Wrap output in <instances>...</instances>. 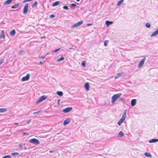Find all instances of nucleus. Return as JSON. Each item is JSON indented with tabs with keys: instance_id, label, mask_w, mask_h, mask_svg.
<instances>
[{
	"instance_id": "nucleus-6",
	"label": "nucleus",
	"mask_w": 158,
	"mask_h": 158,
	"mask_svg": "<svg viewBox=\"0 0 158 158\" xmlns=\"http://www.w3.org/2000/svg\"><path fill=\"white\" fill-rule=\"evenodd\" d=\"M146 59V57H144L139 62L138 65V68H139L143 66Z\"/></svg>"
},
{
	"instance_id": "nucleus-11",
	"label": "nucleus",
	"mask_w": 158,
	"mask_h": 158,
	"mask_svg": "<svg viewBox=\"0 0 158 158\" xmlns=\"http://www.w3.org/2000/svg\"><path fill=\"white\" fill-rule=\"evenodd\" d=\"M136 99H133L131 101V105L133 106H135L136 104Z\"/></svg>"
},
{
	"instance_id": "nucleus-47",
	"label": "nucleus",
	"mask_w": 158,
	"mask_h": 158,
	"mask_svg": "<svg viewBox=\"0 0 158 158\" xmlns=\"http://www.w3.org/2000/svg\"><path fill=\"white\" fill-rule=\"evenodd\" d=\"M40 64L41 65H42L43 64V62L42 61H40Z\"/></svg>"
},
{
	"instance_id": "nucleus-7",
	"label": "nucleus",
	"mask_w": 158,
	"mask_h": 158,
	"mask_svg": "<svg viewBox=\"0 0 158 158\" xmlns=\"http://www.w3.org/2000/svg\"><path fill=\"white\" fill-rule=\"evenodd\" d=\"M30 75L29 73L27 74L26 76L23 77L21 79V81H26L29 80L30 77Z\"/></svg>"
},
{
	"instance_id": "nucleus-9",
	"label": "nucleus",
	"mask_w": 158,
	"mask_h": 158,
	"mask_svg": "<svg viewBox=\"0 0 158 158\" xmlns=\"http://www.w3.org/2000/svg\"><path fill=\"white\" fill-rule=\"evenodd\" d=\"M72 109V107H69L65 108L62 110V112L67 113L70 111Z\"/></svg>"
},
{
	"instance_id": "nucleus-28",
	"label": "nucleus",
	"mask_w": 158,
	"mask_h": 158,
	"mask_svg": "<svg viewBox=\"0 0 158 158\" xmlns=\"http://www.w3.org/2000/svg\"><path fill=\"white\" fill-rule=\"evenodd\" d=\"M19 154L18 152H13V153H12L11 155L13 156H14L18 155H19Z\"/></svg>"
},
{
	"instance_id": "nucleus-12",
	"label": "nucleus",
	"mask_w": 158,
	"mask_h": 158,
	"mask_svg": "<svg viewBox=\"0 0 158 158\" xmlns=\"http://www.w3.org/2000/svg\"><path fill=\"white\" fill-rule=\"evenodd\" d=\"M158 141V139H152L149 140L148 141L149 143H156Z\"/></svg>"
},
{
	"instance_id": "nucleus-17",
	"label": "nucleus",
	"mask_w": 158,
	"mask_h": 158,
	"mask_svg": "<svg viewBox=\"0 0 158 158\" xmlns=\"http://www.w3.org/2000/svg\"><path fill=\"white\" fill-rule=\"evenodd\" d=\"M5 37V35H4V31L3 30L2 31V34L1 35H0V39L2 38H4Z\"/></svg>"
},
{
	"instance_id": "nucleus-16",
	"label": "nucleus",
	"mask_w": 158,
	"mask_h": 158,
	"mask_svg": "<svg viewBox=\"0 0 158 158\" xmlns=\"http://www.w3.org/2000/svg\"><path fill=\"white\" fill-rule=\"evenodd\" d=\"M113 23L112 21H106V24L107 27H108L110 25L112 24Z\"/></svg>"
},
{
	"instance_id": "nucleus-37",
	"label": "nucleus",
	"mask_w": 158,
	"mask_h": 158,
	"mask_svg": "<svg viewBox=\"0 0 158 158\" xmlns=\"http://www.w3.org/2000/svg\"><path fill=\"white\" fill-rule=\"evenodd\" d=\"M81 64L82 65V66H83L84 67H85V64L84 62H82L81 63Z\"/></svg>"
},
{
	"instance_id": "nucleus-1",
	"label": "nucleus",
	"mask_w": 158,
	"mask_h": 158,
	"mask_svg": "<svg viewBox=\"0 0 158 158\" xmlns=\"http://www.w3.org/2000/svg\"><path fill=\"white\" fill-rule=\"evenodd\" d=\"M127 113V110H126L123 114L122 116L117 123L118 125L120 126L121 124L124 121L126 118Z\"/></svg>"
},
{
	"instance_id": "nucleus-40",
	"label": "nucleus",
	"mask_w": 158,
	"mask_h": 158,
	"mask_svg": "<svg viewBox=\"0 0 158 158\" xmlns=\"http://www.w3.org/2000/svg\"><path fill=\"white\" fill-rule=\"evenodd\" d=\"M4 61V60L3 59H2L0 60V65L3 63Z\"/></svg>"
},
{
	"instance_id": "nucleus-30",
	"label": "nucleus",
	"mask_w": 158,
	"mask_h": 158,
	"mask_svg": "<svg viewBox=\"0 0 158 158\" xmlns=\"http://www.w3.org/2000/svg\"><path fill=\"white\" fill-rule=\"evenodd\" d=\"M11 156L10 155H6L3 156L2 158H11Z\"/></svg>"
},
{
	"instance_id": "nucleus-26",
	"label": "nucleus",
	"mask_w": 158,
	"mask_h": 158,
	"mask_svg": "<svg viewBox=\"0 0 158 158\" xmlns=\"http://www.w3.org/2000/svg\"><path fill=\"white\" fill-rule=\"evenodd\" d=\"M124 1V0H121L119 1L117 3V5L118 6H120L121 4H122V2H123V1Z\"/></svg>"
},
{
	"instance_id": "nucleus-45",
	"label": "nucleus",
	"mask_w": 158,
	"mask_h": 158,
	"mask_svg": "<svg viewBox=\"0 0 158 158\" xmlns=\"http://www.w3.org/2000/svg\"><path fill=\"white\" fill-rule=\"evenodd\" d=\"M92 24H90V23H88L87 25V26H90V25H92Z\"/></svg>"
},
{
	"instance_id": "nucleus-49",
	"label": "nucleus",
	"mask_w": 158,
	"mask_h": 158,
	"mask_svg": "<svg viewBox=\"0 0 158 158\" xmlns=\"http://www.w3.org/2000/svg\"><path fill=\"white\" fill-rule=\"evenodd\" d=\"M53 151H54V150H50V153L52 152H53Z\"/></svg>"
},
{
	"instance_id": "nucleus-48",
	"label": "nucleus",
	"mask_w": 158,
	"mask_h": 158,
	"mask_svg": "<svg viewBox=\"0 0 158 158\" xmlns=\"http://www.w3.org/2000/svg\"><path fill=\"white\" fill-rule=\"evenodd\" d=\"M45 36H42L41 37V39H43L44 38H45Z\"/></svg>"
},
{
	"instance_id": "nucleus-14",
	"label": "nucleus",
	"mask_w": 158,
	"mask_h": 158,
	"mask_svg": "<svg viewBox=\"0 0 158 158\" xmlns=\"http://www.w3.org/2000/svg\"><path fill=\"white\" fill-rule=\"evenodd\" d=\"M85 87L86 90L88 91L89 89V85L88 83L86 82L85 84Z\"/></svg>"
},
{
	"instance_id": "nucleus-8",
	"label": "nucleus",
	"mask_w": 158,
	"mask_h": 158,
	"mask_svg": "<svg viewBox=\"0 0 158 158\" xmlns=\"http://www.w3.org/2000/svg\"><path fill=\"white\" fill-rule=\"evenodd\" d=\"M28 4L27 3L24 6L23 9V13L24 14H26L28 11Z\"/></svg>"
},
{
	"instance_id": "nucleus-5",
	"label": "nucleus",
	"mask_w": 158,
	"mask_h": 158,
	"mask_svg": "<svg viewBox=\"0 0 158 158\" xmlns=\"http://www.w3.org/2000/svg\"><path fill=\"white\" fill-rule=\"evenodd\" d=\"M47 98V97L46 96L44 95L41 96L40 99L36 102V104H38L42 101L46 99Z\"/></svg>"
},
{
	"instance_id": "nucleus-46",
	"label": "nucleus",
	"mask_w": 158,
	"mask_h": 158,
	"mask_svg": "<svg viewBox=\"0 0 158 158\" xmlns=\"http://www.w3.org/2000/svg\"><path fill=\"white\" fill-rule=\"evenodd\" d=\"M44 56H41V57H39V58H42L44 59Z\"/></svg>"
},
{
	"instance_id": "nucleus-51",
	"label": "nucleus",
	"mask_w": 158,
	"mask_h": 158,
	"mask_svg": "<svg viewBox=\"0 0 158 158\" xmlns=\"http://www.w3.org/2000/svg\"><path fill=\"white\" fill-rule=\"evenodd\" d=\"M120 99L121 100H124L123 99V98H120Z\"/></svg>"
},
{
	"instance_id": "nucleus-25",
	"label": "nucleus",
	"mask_w": 158,
	"mask_h": 158,
	"mask_svg": "<svg viewBox=\"0 0 158 158\" xmlns=\"http://www.w3.org/2000/svg\"><path fill=\"white\" fill-rule=\"evenodd\" d=\"M57 94L59 96H62L63 95V93L62 91H58L57 92Z\"/></svg>"
},
{
	"instance_id": "nucleus-39",
	"label": "nucleus",
	"mask_w": 158,
	"mask_h": 158,
	"mask_svg": "<svg viewBox=\"0 0 158 158\" xmlns=\"http://www.w3.org/2000/svg\"><path fill=\"white\" fill-rule=\"evenodd\" d=\"M23 52V50H20L19 52V53H18V54L19 55H20Z\"/></svg>"
},
{
	"instance_id": "nucleus-27",
	"label": "nucleus",
	"mask_w": 158,
	"mask_h": 158,
	"mask_svg": "<svg viewBox=\"0 0 158 158\" xmlns=\"http://www.w3.org/2000/svg\"><path fill=\"white\" fill-rule=\"evenodd\" d=\"M37 2H35L32 5V7L33 8H34L37 6Z\"/></svg>"
},
{
	"instance_id": "nucleus-3",
	"label": "nucleus",
	"mask_w": 158,
	"mask_h": 158,
	"mask_svg": "<svg viewBox=\"0 0 158 158\" xmlns=\"http://www.w3.org/2000/svg\"><path fill=\"white\" fill-rule=\"evenodd\" d=\"M29 141L31 143L35 145H38L40 144L39 141L35 138L31 139Z\"/></svg>"
},
{
	"instance_id": "nucleus-20",
	"label": "nucleus",
	"mask_w": 158,
	"mask_h": 158,
	"mask_svg": "<svg viewBox=\"0 0 158 158\" xmlns=\"http://www.w3.org/2000/svg\"><path fill=\"white\" fill-rule=\"evenodd\" d=\"M122 75V73H118L117 75L115 76V79H116L119 78V77L121 76Z\"/></svg>"
},
{
	"instance_id": "nucleus-36",
	"label": "nucleus",
	"mask_w": 158,
	"mask_h": 158,
	"mask_svg": "<svg viewBox=\"0 0 158 158\" xmlns=\"http://www.w3.org/2000/svg\"><path fill=\"white\" fill-rule=\"evenodd\" d=\"M76 6V5L75 4L72 3L71 4V7H75Z\"/></svg>"
},
{
	"instance_id": "nucleus-53",
	"label": "nucleus",
	"mask_w": 158,
	"mask_h": 158,
	"mask_svg": "<svg viewBox=\"0 0 158 158\" xmlns=\"http://www.w3.org/2000/svg\"><path fill=\"white\" fill-rule=\"evenodd\" d=\"M80 1V0H76V1L77 2H79Z\"/></svg>"
},
{
	"instance_id": "nucleus-35",
	"label": "nucleus",
	"mask_w": 158,
	"mask_h": 158,
	"mask_svg": "<svg viewBox=\"0 0 158 158\" xmlns=\"http://www.w3.org/2000/svg\"><path fill=\"white\" fill-rule=\"evenodd\" d=\"M22 134L23 135H29V133H27V132H23L22 133Z\"/></svg>"
},
{
	"instance_id": "nucleus-15",
	"label": "nucleus",
	"mask_w": 158,
	"mask_h": 158,
	"mask_svg": "<svg viewBox=\"0 0 158 158\" xmlns=\"http://www.w3.org/2000/svg\"><path fill=\"white\" fill-rule=\"evenodd\" d=\"M60 3V2L59 1H57L56 2H54L52 4V6H56L57 5H59Z\"/></svg>"
},
{
	"instance_id": "nucleus-38",
	"label": "nucleus",
	"mask_w": 158,
	"mask_h": 158,
	"mask_svg": "<svg viewBox=\"0 0 158 158\" xmlns=\"http://www.w3.org/2000/svg\"><path fill=\"white\" fill-rule=\"evenodd\" d=\"M60 48H59V49H56V50H54V51H53V52H57L58 51H59V50H60Z\"/></svg>"
},
{
	"instance_id": "nucleus-44",
	"label": "nucleus",
	"mask_w": 158,
	"mask_h": 158,
	"mask_svg": "<svg viewBox=\"0 0 158 158\" xmlns=\"http://www.w3.org/2000/svg\"><path fill=\"white\" fill-rule=\"evenodd\" d=\"M50 17H51L53 18V17H55V16L53 15H50Z\"/></svg>"
},
{
	"instance_id": "nucleus-24",
	"label": "nucleus",
	"mask_w": 158,
	"mask_h": 158,
	"mask_svg": "<svg viewBox=\"0 0 158 158\" xmlns=\"http://www.w3.org/2000/svg\"><path fill=\"white\" fill-rule=\"evenodd\" d=\"M19 6V3H18L17 4H16L13 6H11V8L14 9V8H17Z\"/></svg>"
},
{
	"instance_id": "nucleus-31",
	"label": "nucleus",
	"mask_w": 158,
	"mask_h": 158,
	"mask_svg": "<svg viewBox=\"0 0 158 158\" xmlns=\"http://www.w3.org/2000/svg\"><path fill=\"white\" fill-rule=\"evenodd\" d=\"M108 40H106L104 42V45L105 46H106L107 45V42H108Z\"/></svg>"
},
{
	"instance_id": "nucleus-10",
	"label": "nucleus",
	"mask_w": 158,
	"mask_h": 158,
	"mask_svg": "<svg viewBox=\"0 0 158 158\" xmlns=\"http://www.w3.org/2000/svg\"><path fill=\"white\" fill-rule=\"evenodd\" d=\"M70 120L69 118H66L63 124L64 125H66L69 123Z\"/></svg>"
},
{
	"instance_id": "nucleus-42",
	"label": "nucleus",
	"mask_w": 158,
	"mask_h": 158,
	"mask_svg": "<svg viewBox=\"0 0 158 158\" xmlns=\"http://www.w3.org/2000/svg\"><path fill=\"white\" fill-rule=\"evenodd\" d=\"M31 121V119H29L27 121V123L29 124Z\"/></svg>"
},
{
	"instance_id": "nucleus-18",
	"label": "nucleus",
	"mask_w": 158,
	"mask_h": 158,
	"mask_svg": "<svg viewBox=\"0 0 158 158\" xmlns=\"http://www.w3.org/2000/svg\"><path fill=\"white\" fill-rule=\"evenodd\" d=\"M124 136V134L122 131H120L118 134V136L119 137L122 138Z\"/></svg>"
},
{
	"instance_id": "nucleus-43",
	"label": "nucleus",
	"mask_w": 158,
	"mask_h": 158,
	"mask_svg": "<svg viewBox=\"0 0 158 158\" xmlns=\"http://www.w3.org/2000/svg\"><path fill=\"white\" fill-rule=\"evenodd\" d=\"M60 101V99H58L57 100V104L58 105H59Z\"/></svg>"
},
{
	"instance_id": "nucleus-4",
	"label": "nucleus",
	"mask_w": 158,
	"mask_h": 158,
	"mask_svg": "<svg viewBox=\"0 0 158 158\" xmlns=\"http://www.w3.org/2000/svg\"><path fill=\"white\" fill-rule=\"evenodd\" d=\"M83 21H80L72 25L71 26V27L74 28L75 27H77L81 25L83 23Z\"/></svg>"
},
{
	"instance_id": "nucleus-54",
	"label": "nucleus",
	"mask_w": 158,
	"mask_h": 158,
	"mask_svg": "<svg viewBox=\"0 0 158 158\" xmlns=\"http://www.w3.org/2000/svg\"><path fill=\"white\" fill-rule=\"evenodd\" d=\"M25 149H27V148H26V147H25Z\"/></svg>"
},
{
	"instance_id": "nucleus-19",
	"label": "nucleus",
	"mask_w": 158,
	"mask_h": 158,
	"mask_svg": "<svg viewBox=\"0 0 158 158\" xmlns=\"http://www.w3.org/2000/svg\"><path fill=\"white\" fill-rule=\"evenodd\" d=\"M15 30L13 29L10 32V34L12 36H14L15 35Z\"/></svg>"
},
{
	"instance_id": "nucleus-2",
	"label": "nucleus",
	"mask_w": 158,
	"mask_h": 158,
	"mask_svg": "<svg viewBox=\"0 0 158 158\" xmlns=\"http://www.w3.org/2000/svg\"><path fill=\"white\" fill-rule=\"evenodd\" d=\"M122 95L121 93H118L113 95L111 98V102L114 104L115 101L119 98Z\"/></svg>"
},
{
	"instance_id": "nucleus-52",
	"label": "nucleus",
	"mask_w": 158,
	"mask_h": 158,
	"mask_svg": "<svg viewBox=\"0 0 158 158\" xmlns=\"http://www.w3.org/2000/svg\"><path fill=\"white\" fill-rule=\"evenodd\" d=\"M69 49H72V48H71V47H70V48H69Z\"/></svg>"
},
{
	"instance_id": "nucleus-33",
	"label": "nucleus",
	"mask_w": 158,
	"mask_h": 158,
	"mask_svg": "<svg viewBox=\"0 0 158 158\" xmlns=\"http://www.w3.org/2000/svg\"><path fill=\"white\" fill-rule=\"evenodd\" d=\"M63 8L64 9L67 10H68L69 9L68 6H64Z\"/></svg>"
},
{
	"instance_id": "nucleus-21",
	"label": "nucleus",
	"mask_w": 158,
	"mask_h": 158,
	"mask_svg": "<svg viewBox=\"0 0 158 158\" xmlns=\"http://www.w3.org/2000/svg\"><path fill=\"white\" fill-rule=\"evenodd\" d=\"M144 155L145 156L148 157H151L152 156L151 154L149 153L145 152Z\"/></svg>"
},
{
	"instance_id": "nucleus-50",
	"label": "nucleus",
	"mask_w": 158,
	"mask_h": 158,
	"mask_svg": "<svg viewBox=\"0 0 158 158\" xmlns=\"http://www.w3.org/2000/svg\"><path fill=\"white\" fill-rule=\"evenodd\" d=\"M14 124H16V125H17V124H18V123H14Z\"/></svg>"
},
{
	"instance_id": "nucleus-34",
	"label": "nucleus",
	"mask_w": 158,
	"mask_h": 158,
	"mask_svg": "<svg viewBox=\"0 0 158 158\" xmlns=\"http://www.w3.org/2000/svg\"><path fill=\"white\" fill-rule=\"evenodd\" d=\"M19 147L20 149H21L22 148H23V146L22 144H19Z\"/></svg>"
},
{
	"instance_id": "nucleus-23",
	"label": "nucleus",
	"mask_w": 158,
	"mask_h": 158,
	"mask_svg": "<svg viewBox=\"0 0 158 158\" xmlns=\"http://www.w3.org/2000/svg\"><path fill=\"white\" fill-rule=\"evenodd\" d=\"M64 59V58L63 56H61V57L60 58L58 59L56 61L57 62H60V61H62Z\"/></svg>"
},
{
	"instance_id": "nucleus-41",
	"label": "nucleus",
	"mask_w": 158,
	"mask_h": 158,
	"mask_svg": "<svg viewBox=\"0 0 158 158\" xmlns=\"http://www.w3.org/2000/svg\"><path fill=\"white\" fill-rule=\"evenodd\" d=\"M32 0H25L23 1V2H30L32 1Z\"/></svg>"
},
{
	"instance_id": "nucleus-22",
	"label": "nucleus",
	"mask_w": 158,
	"mask_h": 158,
	"mask_svg": "<svg viewBox=\"0 0 158 158\" xmlns=\"http://www.w3.org/2000/svg\"><path fill=\"white\" fill-rule=\"evenodd\" d=\"M7 110V109L5 108H1L0 109V112H6Z\"/></svg>"
},
{
	"instance_id": "nucleus-29",
	"label": "nucleus",
	"mask_w": 158,
	"mask_h": 158,
	"mask_svg": "<svg viewBox=\"0 0 158 158\" xmlns=\"http://www.w3.org/2000/svg\"><path fill=\"white\" fill-rule=\"evenodd\" d=\"M145 25L147 28H149L150 27V24L149 23H146Z\"/></svg>"
},
{
	"instance_id": "nucleus-13",
	"label": "nucleus",
	"mask_w": 158,
	"mask_h": 158,
	"mask_svg": "<svg viewBox=\"0 0 158 158\" xmlns=\"http://www.w3.org/2000/svg\"><path fill=\"white\" fill-rule=\"evenodd\" d=\"M13 0H7L4 2L3 4L4 5L7 4H10L11 2Z\"/></svg>"
},
{
	"instance_id": "nucleus-32",
	"label": "nucleus",
	"mask_w": 158,
	"mask_h": 158,
	"mask_svg": "<svg viewBox=\"0 0 158 158\" xmlns=\"http://www.w3.org/2000/svg\"><path fill=\"white\" fill-rule=\"evenodd\" d=\"M40 112H42V111H37V112H34L33 113V114H39L40 113Z\"/></svg>"
}]
</instances>
